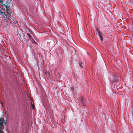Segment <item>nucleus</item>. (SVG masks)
Wrapping results in <instances>:
<instances>
[{
    "mask_svg": "<svg viewBox=\"0 0 133 133\" xmlns=\"http://www.w3.org/2000/svg\"><path fill=\"white\" fill-rule=\"evenodd\" d=\"M10 0H5V1L0 0V3L2 4L1 5L3 6H5L6 9V13L8 14V17L11 19V14L9 12V10L10 9V6L8 5V4L10 3Z\"/></svg>",
    "mask_w": 133,
    "mask_h": 133,
    "instance_id": "obj_1",
    "label": "nucleus"
},
{
    "mask_svg": "<svg viewBox=\"0 0 133 133\" xmlns=\"http://www.w3.org/2000/svg\"><path fill=\"white\" fill-rule=\"evenodd\" d=\"M6 122V120H5L2 117L0 118V133H3V132L1 130V128L4 124H5Z\"/></svg>",
    "mask_w": 133,
    "mask_h": 133,
    "instance_id": "obj_2",
    "label": "nucleus"
},
{
    "mask_svg": "<svg viewBox=\"0 0 133 133\" xmlns=\"http://www.w3.org/2000/svg\"><path fill=\"white\" fill-rule=\"evenodd\" d=\"M96 29L99 34L100 39L101 40V42H102L103 41V38L102 36V33L100 31L99 29L98 28H96Z\"/></svg>",
    "mask_w": 133,
    "mask_h": 133,
    "instance_id": "obj_3",
    "label": "nucleus"
},
{
    "mask_svg": "<svg viewBox=\"0 0 133 133\" xmlns=\"http://www.w3.org/2000/svg\"><path fill=\"white\" fill-rule=\"evenodd\" d=\"M130 121L131 123H133V108H132V114L130 116Z\"/></svg>",
    "mask_w": 133,
    "mask_h": 133,
    "instance_id": "obj_4",
    "label": "nucleus"
},
{
    "mask_svg": "<svg viewBox=\"0 0 133 133\" xmlns=\"http://www.w3.org/2000/svg\"><path fill=\"white\" fill-rule=\"evenodd\" d=\"M113 82H116L117 81V77L115 76H113L112 80Z\"/></svg>",
    "mask_w": 133,
    "mask_h": 133,
    "instance_id": "obj_5",
    "label": "nucleus"
},
{
    "mask_svg": "<svg viewBox=\"0 0 133 133\" xmlns=\"http://www.w3.org/2000/svg\"><path fill=\"white\" fill-rule=\"evenodd\" d=\"M5 12L4 14V16H3V17L5 18H8L9 19V18L8 17V15L5 14Z\"/></svg>",
    "mask_w": 133,
    "mask_h": 133,
    "instance_id": "obj_6",
    "label": "nucleus"
},
{
    "mask_svg": "<svg viewBox=\"0 0 133 133\" xmlns=\"http://www.w3.org/2000/svg\"><path fill=\"white\" fill-rule=\"evenodd\" d=\"M5 13V12H2L1 11V10L0 9V14L2 16H4V14Z\"/></svg>",
    "mask_w": 133,
    "mask_h": 133,
    "instance_id": "obj_7",
    "label": "nucleus"
},
{
    "mask_svg": "<svg viewBox=\"0 0 133 133\" xmlns=\"http://www.w3.org/2000/svg\"><path fill=\"white\" fill-rule=\"evenodd\" d=\"M27 35L28 36L29 38H30V39H31L32 36L30 35V34L29 33H27Z\"/></svg>",
    "mask_w": 133,
    "mask_h": 133,
    "instance_id": "obj_8",
    "label": "nucleus"
},
{
    "mask_svg": "<svg viewBox=\"0 0 133 133\" xmlns=\"http://www.w3.org/2000/svg\"><path fill=\"white\" fill-rule=\"evenodd\" d=\"M81 101L82 103L83 104H84L85 102L84 98L83 97H82L81 98Z\"/></svg>",
    "mask_w": 133,
    "mask_h": 133,
    "instance_id": "obj_9",
    "label": "nucleus"
},
{
    "mask_svg": "<svg viewBox=\"0 0 133 133\" xmlns=\"http://www.w3.org/2000/svg\"><path fill=\"white\" fill-rule=\"evenodd\" d=\"M31 105L32 108L34 109L35 108V106L32 103V102H31Z\"/></svg>",
    "mask_w": 133,
    "mask_h": 133,
    "instance_id": "obj_10",
    "label": "nucleus"
},
{
    "mask_svg": "<svg viewBox=\"0 0 133 133\" xmlns=\"http://www.w3.org/2000/svg\"><path fill=\"white\" fill-rule=\"evenodd\" d=\"M79 64L81 68H82V67H83V66L82 65V63L81 62V63H79Z\"/></svg>",
    "mask_w": 133,
    "mask_h": 133,
    "instance_id": "obj_11",
    "label": "nucleus"
},
{
    "mask_svg": "<svg viewBox=\"0 0 133 133\" xmlns=\"http://www.w3.org/2000/svg\"><path fill=\"white\" fill-rule=\"evenodd\" d=\"M4 20H5V21H6V22L8 21V20H6V19H4Z\"/></svg>",
    "mask_w": 133,
    "mask_h": 133,
    "instance_id": "obj_12",
    "label": "nucleus"
},
{
    "mask_svg": "<svg viewBox=\"0 0 133 133\" xmlns=\"http://www.w3.org/2000/svg\"><path fill=\"white\" fill-rule=\"evenodd\" d=\"M58 28L59 29H61V28L60 27H59V28Z\"/></svg>",
    "mask_w": 133,
    "mask_h": 133,
    "instance_id": "obj_13",
    "label": "nucleus"
},
{
    "mask_svg": "<svg viewBox=\"0 0 133 133\" xmlns=\"http://www.w3.org/2000/svg\"><path fill=\"white\" fill-rule=\"evenodd\" d=\"M61 31H62V29H61V30H60V32H61Z\"/></svg>",
    "mask_w": 133,
    "mask_h": 133,
    "instance_id": "obj_14",
    "label": "nucleus"
},
{
    "mask_svg": "<svg viewBox=\"0 0 133 133\" xmlns=\"http://www.w3.org/2000/svg\"><path fill=\"white\" fill-rule=\"evenodd\" d=\"M27 41H26V44H27Z\"/></svg>",
    "mask_w": 133,
    "mask_h": 133,
    "instance_id": "obj_15",
    "label": "nucleus"
}]
</instances>
